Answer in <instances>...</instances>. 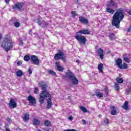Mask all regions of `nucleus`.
I'll use <instances>...</instances> for the list:
<instances>
[{
  "label": "nucleus",
  "instance_id": "b1692460",
  "mask_svg": "<svg viewBox=\"0 0 131 131\" xmlns=\"http://www.w3.org/2000/svg\"><path fill=\"white\" fill-rule=\"evenodd\" d=\"M108 37L110 38L111 40H113V39H115V35L112 33H110L108 35Z\"/></svg>",
  "mask_w": 131,
  "mask_h": 131
},
{
  "label": "nucleus",
  "instance_id": "f8f14e48",
  "mask_svg": "<svg viewBox=\"0 0 131 131\" xmlns=\"http://www.w3.org/2000/svg\"><path fill=\"white\" fill-rule=\"evenodd\" d=\"M78 33H80V34H88V35L91 34L90 31H89V30L88 29L81 30L77 33V34H78Z\"/></svg>",
  "mask_w": 131,
  "mask_h": 131
},
{
  "label": "nucleus",
  "instance_id": "f3484780",
  "mask_svg": "<svg viewBox=\"0 0 131 131\" xmlns=\"http://www.w3.org/2000/svg\"><path fill=\"white\" fill-rule=\"evenodd\" d=\"M47 108H48V109H50V108H51L52 106H53V103H52V98L47 99Z\"/></svg>",
  "mask_w": 131,
  "mask_h": 131
},
{
  "label": "nucleus",
  "instance_id": "5701e85b",
  "mask_svg": "<svg viewBox=\"0 0 131 131\" xmlns=\"http://www.w3.org/2000/svg\"><path fill=\"white\" fill-rule=\"evenodd\" d=\"M41 25H43V28H47V27L49 25V23L42 20L41 21Z\"/></svg>",
  "mask_w": 131,
  "mask_h": 131
},
{
  "label": "nucleus",
  "instance_id": "bb28decb",
  "mask_svg": "<svg viewBox=\"0 0 131 131\" xmlns=\"http://www.w3.org/2000/svg\"><path fill=\"white\" fill-rule=\"evenodd\" d=\"M95 96H96V97H98V98H103V94L100 92H96Z\"/></svg>",
  "mask_w": 131,
  "mask_h": 131
},
{
  "label": "nucleus",
  "instance_id": "5fc2aeb1",
  "mask_svg": "<svg viewBox=\"0 0 131 131\" xmlns=\"http://www.w3.org/2000/svg\"><path fill=\"white\" fill-rule=\"evenodd\" d=\"M75 3H76V4H77L78 3V0H75Z\"/></svg>",
  "mask_w": 131,
  "mask_h": 131
},
{
  "label": "nucleus",
  "instance_id": "0eeeda50",
  "mask_svg": "<svg viewBox=\"0 0 131 131\" xmlns=\"http://www.w3.org/2000/svg\"><path fill=\"white\" fill-rule=\"evenodd\" d=\"M31 61L32 62V64H34V65L39 64V59H38V57L36 55L31 56Z\"/></svg>",
  "mask_w": 131,
  "mask_h": 131
},
{
  "label": "nucleus",
  "instance_id": "2f4dec72",
  "mask_svg": "<svg viewBox=\"0 0 131 131\" xmlns=\"http://www.w3.org/2000/svg\"><path fill=\"white\" fill-rule=\"evenodd\" d=\"M44 124L46 126H50V125H51V122L48 120H46L44 122Z\"/></svg>",
  "mask_w": 131,
  "mask_h": 131
},
{
  "label": "nucleus",
  "instance_id": "4c0bfd02",
  "mask_svg": "<svg viewBox=\"0 0 131 131\" xmlns=\"http://www.w3.org/2000/svg\"><path fill=\"white\" fill-rule=\"evenodd\" d=\"M104 122L105 124H109V120L108 119H105Z\"/></svg>",
  "mask_w": 131,
  "mask_h": 131
},
{
  "label": "nucleus",
  "instance_id": "e433bc0d",
  "mask_svg": "<svg viewBox=\"0 0 131 131\" xmlns=\"http://www.w3.org/2000/svg\"><path fill=\"white\" fill-rule=\"evenodd\" d=\"M124 60L125 61V62H127V63H129V62L131 61L130 59L127 57H124Z\"/></svg>",
  "mask_w": 131,
  "mask_h": 131
},
{
  "label": "nucleus",
  "instance_id": "6e6552de",
  "mask_svg": "<svg viewBox=\"0 0 131 131\" xmlns=\"http://www.w3.org/2000/svg\"><path fill=\"white\" fill-rule=\"evenodd\" d=\"M28 100L29 102V104L31 106H34L36 104V101L35 100V98L32 97V96L30 95L28 97Z\"/></svg>",
  "mask_w": 131,
  "mask_h": 131
},
{
  "label": "nucleus",
  "instance_id": "412c9836",
  "mask_svg": "<svg viewBox=\"0 0 131 131\" xmlns=\"http://www.w3.org/2000/svg\"><path fill=\"white\" fill-rule=\"evenodd\" d=\"M98 69L101 73H103V63H100L98 64Z\"/></svg>",
  "mask_w": 131,
  "mask_h": 131
},
{
  "label": "nucleus",
  "instance_id": "ea45409f",
  "mask_svg": "<svg viewBox=\"0 0 131 131\" xmlns=\"http://www.w3.org/2000/svg\"><path fill=\"white\" fill-rule=\"evenodd\" d=\"M35 94H37V92H38V89H37V87H35V90H34Z\"/></svg>",
  "mask_w": 131,
  "mask_h": 131
},
{
  "label": "nucleus",
  "instance_id": "6e6d98bb",
  "mask_svg": "<svg viewBox=\"0 0 131 131\" xmlns=\"http://www.w3.org/2000/svg\"><path fill=\"white\" fill-rule=\"evenodd\" d=\"M68 99L69 100H71V99L70 96H69V97H68Z\"/></svg>",
  "mask_w": 131,
  "mask_h": 131
},
{
  "label": "nucleus",
  "instance_id": "bf43d9fd",
  "mask_svg": "<svg viewBox=\"0 0 131 131\" xmlns=\"http://www.w3.org/2000/svg\"><path fill=\"white\" fill-rule=\"evenodd\" d=\"M111 53V51H107V54H110Z\"/></svg>",
  "mask_w": 131,
  "mask_h": 131
},
{
  "label": "nucleus",
  "instance_id": "79ce46f5",
  "mask_svg": "<svg viewBox=\"0 0 131 131\" xmlns=\"http://www.w3.org/2000/svg\"><path fill=\"white\" fill-rule=\"evenodd\" d=\"M63 131H77L74 129H65Z\"/></svg>",
  "mask_w": 131,
  "mask_h": 131
},
{
  "label": "nucleus",
  "instance_id": "09e8293b",
  "mask_svg": "<svg viewBox=\"0 0 131 131\" xmlns=\"http://www.w3.org/2000/svg\"><path fill=\"white\" fill-rule=\"evenodd\" d=\"M5 3H6V4H9V3H10V0H5Z\"/></svg>",
  "mask_w": 131,
  "mask_h": 131
},
{
  "label": "nucleus",
  "instance_id": "f257e3e1",
  "mask_svg": "<svg viewBox=\"0 0 131 131\" xmlns=\"http://www.w3.org/2000/svg\"><path fill=\"white\" fill-rule=\"evenodd\" d=\"M40 86H41L42 91L39 95V102L40 104H43L45 99L46 100H49L52 99V96L50 93L47 92V88H48V84H46L44 82L41 81L39 83Z\"/></svg>",
  "mask_w": 131,
  "mask_h": 131
},
{
  "label": "nucleus",
  "instance_id": "2eb2a0df",
  "mask_svg": "<svg viewBox=\"0 0 131 131\" xmlns=\"http://www.w3.org/2000/svg\"><path fill=\"white\" fill-rule=\"evenodd\" d=\"M111 114H112V115H116V114H117V112L118 113V112H117V110H116V108H115V106H113L111 107Z\"/></svg>",
  "mask_w": 131,
  "mask_h": 131
},
{
  "label": "nucleus",
  "instance_id": "c03bdc74",
  "mask_svg": "<svg viewBox=\"0 0 131 131\" xmlns=\"http://www.w3.org/2000/svg\"><path fill=\"white\" fill-rule=\"evenodd\" d=\"M82 124H86V121L84 120H82Z\"/></svg>",
  "mask_w": 131,
  "mask_h": 131
},
{
  "label": "nucleus",
  "instance_id": "e2e57ef3",
  "mask_svg": "<svg viewBox=\"0 0 131 131\" xmlns=\"http://www.w3.org/2000/svg\"><path fill=\"white\" fill-rule=\"evenodd\" d=\"M1 89H0V94H1Z\"/></svg>",
  "mask_w": 131,
  "mask_h": 131
},
{
  "label": "nucleus",
  "instance_id": "aec40b11",
  "mask_svg": "<svg viewBox=\"0 0 131 131\" xmlns=\"http://www.w3.org/2000/svg\"><path fill=\"white\" fill-rule=\"evenodd\" d=\"M33 123L34 125H39V124H40V122L38 119L35 118L33 120Z\"/></svg>",
  "mask_w": 131,
  "mask_h": 131
},
{
  "label": "nucleus",
  "instance_id": "7c9ffc66",
  "mask_svg": "<svg viewBox=\"0 0 131 131\" xmlns=\"http://www.w3.org/2000/svg\"><path fill=\"white\" fill-rule=\"evenodd\" d=\"M35 22L37 23V24L39 25V26H41V21L40 22V19H39V18L36 19L35 20Z\"/></svg>",
  "mask_w": 131,
  "mask_h": 131
},
{
  "label": "nucleus",
  "instance_id": "13d9d810",
  "mask_svg": "<svg viewBox=\"0 0 131 131\" xmlns=\"http://www.w3.org/2000/svg\"><path fill=\"white\" fill-rule=\"evenodd\" d=\"M45 131H50V129H45Z\"/></svg>",
  "mask_w": 131,
  "mask_h": 131
},
{
  "label": "nucleus",
  "instance_id": "a19ab883",
  "mask_svg": "<svg viewBox=\"0 0 131 131\" xmlns=\"http://www.w3.org/2000/svg\"><path fill=\"white\" fill-rule=\"evenodd\" d=\"M17 64L18 65V66H21V65H22V61H18L17 63Z\"/></svg>",
  "mask_w": 131,
  "mask_h": 131
},
{
  "label": "nucleus",
  "instance_id": "1a4fd4ad",
  "mask_svg": "<svg viewBox=\"0 0 131 131\" xmlns=\"http://www.w3.org/2000/svg\"><path fill=\"white\" fill-rule=\"evenodd\" d=\"M23 3H16L14 4V6H12L13 9H15L16 10H21L22 7H23Z\"/></svg>",
  "mask_w": 131,
  "mask_h": 131
},
{
  "label": "nucleus",
  "instance_id": "a878e982",
  "mask_svg": "<svg viewBox=\"0 0 131 131\" xmlns=\"http://www.w3.org/2000/svg\"><path fill=\"white\" fill-rule=\"evenodd\" d=\"M23 118L25 121H27V120L29 119V115L28 114H25L24 117H23Z\"/></svg>",
  "mask_w": 131,
  "mask_h": 131
},
{
  "label": "nucleus",
  "instance_id": "7ed1b4c3",
  "mask_svg": "<svg viewBox=\"0 0 131 131\" xmlns=\"http://www.w3.org/2000/svg\"><path fill=\"white\" fill-rule=\"evenodd\" d=\"M13 41L9 38H4L1 44L2 48L5 49L6 52H9L13 47Z\"/></svg>",
  "mask_w": 131,
  "mask_h": 131
},
{
  "label": "nucleus",
  "instance_id": "680f3d73",
  "mask_svg": "<svg viewBox=\"0 0 131 131\" xmlns=\"http://www.w3.org/2000/svg\"><path fill=\"white\" fill-rule=\"evenodd\" d=\"M105 93L107 94V93H108V91L107 90H106Z\"/></svg>",
  "mask_w": 131,
  "mask_h": 131
},
{
  "label": "nucleus",
  "instance_id": "de8ad7c7",
  "mask_svg": "<svg viewBox=\"0 0 131 131\" xmlns=\"http://www.w3.org/2000/svg\"><path fill=\"white\" fill-rule=\"evenodd\" d=\"M68 119L69 120H73V117H69Z\"/></svg>",
  "mask_w": 131,
  "mask_h": 131
},
{
  "label": "nucleus",
  "instance_id": "4be33fe9",
  "mask_svg": "<svg viewBox=\"0 0 131 131\" xmlns=\"http://www.w3.org/2000/svg\"><path fill=\"white\" fill-rule=\"evenodd\" d=\"M106 11L108 13H110L111 14H114V12H115V11H114V10L110 8V7H107L106 8Z\"/></svg>",
  "mask_w": 131,
  "mask_h": 131
},
{
  "label": "nucleus",
  "instance_id": "c9c22d12",
  "mask_svg": "<svg viewBox=\"0 0 131 131\" xmlns=\"http://www.w3.org/2000/svg\"><path fill=\"white\" fill-rule=\"evenodd\" d=\"M14 26H15V27H19V26H20V23L18 21H16L14 23Z\"/></svg>",
  "mask_w": 131,
  "mask_h": 131
},
{
  "label": "nucleus",
  "instance_id": "473e14b6",
  "mask_svg": "<svg viewBox=\"0 0 131 131\" xmlns=\"http://www.w3.org/2000/svg\"><path fill=\"white\" fill-rule=\"evenodd\" d=\"M115 89H116V91H119V89H120V87L119 86L118 83H115Z\"/></svg>",
  "mask_w": 131,
  "mask_h": 131
},
{
  "label": "nucleus",
  "instance_id": "6ab92c4d",
  "mask_svg": "<svg viewBox=\"0 0 131 131\" xmlns=\"http://www.w3.org/2000/svg\"><path fill=\"white\" fill-rule=\"evenodd\" d=\"M122 108L124 109V110H128V109H129L128 107V102H125L124 105L122 106Z\"/></svg>",
  "mask_w": 131,
  "mask_h": 131
},
{
  "label": "nucleus",
  "instance_id": "37998d69",
  "mask_svg": "<svg viewBox=\"0 0 131 131\" xmlns=\"http://www.w3.org/2000/svg\"><path fill=\"white\" fill-rule=\"evenodd\" d=\"M28 73H29V74H32V71L31 70V69H28Z\"/></svg>",
  "mask_w": 131,
  "mask_h": 131
},
{
  "label": "nucleus",
  "instance_id": "9b49d317",
  "mask_svg": "<svg viewBox=\"0 0 131 131\" xmlns=\"http://www.w3.org/2000/svg\"><path fill=\"white\" fill-rule=\"evenodd\" d=\"M118 4L117 3H115V2L113 1V0H110L108 1L107 6V7H117Z\"/></svg>",
  "mask_w": 131,
  "mask_h": 131
},
{
  "label": "nucleus",
  "instance_id": "f704fd0d",
  "mask_svg": "<svg viewBox=\"0 0 131 131\" xmlns=\"http://www.w3.org/2000/svg\"><path fill=\"white\" fill-rule=\"evenodd\" d=\"M48 72L50 74H51L52 75H56V72H55L53 70H49Z\"/></svg>",
  "mask_w": 131,
  "mask_h": 131
},
{
  "label": "nucleus",
  "instance_id": "4468645a",
  "mask_svg": "<svg viewBox=\"0 0 131 131\" xmlns=\"http://www.w3.org/2000/svg\"><path fill=\"white\" fill-rule=\"evenodd\" d=\"M56 65V68L58 71L62 72L64 70V67L60 64L59 62H57L55 63Z\"/></svg>",
  "mask_w": 131,
  "mask_h": 131
},
{
  "label": "nucleus",
  "instance_id": "864d4df0",
  "mask_svg": "<svg viewBox=\"0 0 131 131\" xmlns=\"http://www.w3.org/2000/svg\"><path fill=\"white\" fill-rule=\"evenodd\" d=\"M129 93H130V90L127 91V95H128V94H129Z\"/></svg>",
  "mask_w": 131,
  "mask_h": 131
},
{
  "label": "nucleus",
  "instance_id": "72a5a7b5",
  "mask_svg": "<svg viewBox=\"0 0 131 131\" xmlns=\"http://www.w3.org/2000/svg\"><path fill=\"white\" fill-rule=\"evenodd\" d=\"M80 109L82 110L84 113L88 112V110H86V108H85V107L83 106H80Z\"/></svg>",
  "mask_w": 131,
  "mask_h": 131
},
{
  "label": "nucleus",
  "instance_id": "a18cd8bd",
  "mask_svg": "<svg viewBox=\"0 0 131 131\" xmlns=\"http://www.w3.org/2000/svg\"><path fill=\"white\" fill-rule=\"evenodd\" d=\"M130 30H131V26H129V28L127 29V31L128 32H130Z\"/></svg>",
  "mask_w": 131,
  "mask_h": 131
},
{
  "label": "nucleus",
  "instance_id": "9d476101",
  "mask_svg": "<svg viewBox=\"0 0 131 131\" xmlns=\"http://www.w3.org/2000/svg\"><path fill=\"white\" fill-rule=\"evenodd\" d=\"M9 105V108H16L17 107V103L15 102L14 99H11Z\"/></svg>",
  "mask_w": 131,
  "mask_h": 131
},
{
  "label": "nucleus",
  "instance_id": "f03ea898",
  "mask_svg": "<svg viewBox=\"0 0 131 131\" xmlns=\"http://www.w3.org/2000/svg\"><path fill=\"white\" fill-rule=\"evenodd\" d=\"M124 18V12L121 9H119L113 16L112 25L116 28H119L120 21Z\"/></svg>",
  "mask_w": 131,
  "mask_h": 131
},
{
  "label": "nucleus",
  "instance_id": "3c124183",
  "mask_svg": "<svg viewBox=\"0 0 131 131\" xmlns=\"http://www.w3.org/2000/svg\"><path fill=\"white\" fill-rule=\"evenodd\" d=\"M128 14H129V15H131V10H130L128 12Z\"/></svg>",
  "mask_w": 131,
  "mask_h": 131
},
{
  "label": "nucleus",
  "instance_id": "39448f33",
  "mask_svg": "<svg viewBox=\"0 0 131 131\" xmlns=\"http://www.w3.org/2000/svg\"><path fill=\"white\" fill-rule=\"evenodd\" d=\"M54 59L56 60H60V59H61L63 62H66V56H65V54L60 51L58 53L55 54Z\"/></svg>",
  "mask_w": 131,
  "mask_h": 131
},
{
  "label": "nucleus",
  "instance_id": "c756f323",
  "mask_svg": "<svg viewBox=\"0 0 131 131\" xmlns=\"http://www.w3.org/2000/svg\"><path fill=\"white\" fill-rule=\"evenodd\" d=\"M116 81L118 83H122L123 82V80H122V79L120 78V77H117L116 78Z\"/></svg>",
  "mask_w": 131,
  "mask_h": 131
},
{
  "label": "nucleus",
  "instance_id": "58836bf2",
  "mask_svg": "<svg viewBox=\"0 0 131 131\" xmlns=\"http://www.w3.org/2000/svg\"><path fill=\"white\" fill-rule=\"evenodd\" d=\"M77 14H76V12L75 11H74L72 12V17H75Z\"/></svg>",
  "mask_w": 131,
  "mask_h": 131
},
{
  "label": "nucleus",
  "instance_id": "603ef678",
  "mask_svg": "<svg viewBox=\"0 0 131 131\" xmlns=\"http://www.w3.org/2000/svg\"><path fill=\"white\" fill-rule=\"evenodd\" d=\"M3 38V35H2V34H0V39H2Z\"/></svg>",
  "mask_w": 131,
  "mask_h": 131
},
{
  "label": "nucleus",
  "instance_id": "393cba45",
  "mask_svg": "<svg viewBox=\"0 0 131 131\" xmlns=\"http://www.w3.org/2000/svg\"><path fill=\"white\" fill-rule=\"evenodd\" d=\"M16 75L18 77H20V76H22V75H23V72L21 70L17 71L16 72Z\"/></svg>",
  "mask_w": 131,
  "mask_h": 131
},
{
  "label": "nucleus",
  "instance_id": "a211bd4d",
  "mask_svg": "<svg viewBox=\"0 0 131 131\" xmlns=\"http://www.w3.org/2000/svg\"><path fill=\"white\" fill-rule=\"evenodd\" d=\"M79 21L81 23H84V24H88V19L83 17L80 16L79 17Z\"/></svg>",
  "mask_w": 131,
  "mask_h": 131
},
{
  "label": "nucleus",
  "instance_id": "423d86ee",
  "mask_svg": "<svg viewBox=\"0 0 131 131\" xmlns=\"http://www.w3.org/2000/svg\"><path fill=\"white\" fill-rule=\"evenodd\" d=\"M75 38L79 41V42H81L82 45H85L86 43V38L84 36H82L81 35H76L75 36Z\"/></svg>",
  "mask_w": 131,
  "mask_h": 131
},
{
  "label": "nucleus",
  "instance_id": "cd10ccee",
  "mask_svg": "<svg viewBox=\"0 0 131 131\" xmlns=\"http://www.w3.org/2000/svg\"><path fill=\"white\" fill-rule=\"evenodd\" d=\"M120 69H127V64L123 63L120 67Z\"/></svg>",
  "mask_w": 131,
  "mask_h": 131
},
{
  "label": "nucleus",
  "instance_id": "052dcab7",
  "mask_svg": "<svg viewBox=\"0 0 131 131\" xmlns=\"http://www.w3.org/2000/svg\"><path fill=\"white\" fill-rule=\"evenodd\" d=\"M99 117H102V115H99Z\"/></svg>",
  "mask_w": 131,
  "mask_h": 131
},
{
  "label": "nucleus",
  "instance_id": "c85d7f7f",
  "mask_svg": "<svg viewBox=\"0 0 131 131\" xmlns=\"http://www.w3.org/2000/svg\"><path fill=\"white\" fill-rule=\"evenodd\" d=\"M24 59L26 61L28 62L30 60H31V57L29 55H26L24 57Z\"/></svg>",
  "mask_w": 131,
  "mask_h": 131
},
{
  "label": "nucleus",
  "instance_id": "4d7b16f0",
  "mask_svg": "<svg viewBox=\"0 0 131 131\" xmlns=\"http://www.w3.org/2000/svg\"><path fill=\"white\" fill-rule=\"evenodd\" d=\"M76 62H77V63H80V61H79V60H76Z\"/></svg>",
  "mask_w": 131,
  "mask_h": 131
},
{
  "label": "nucleus",
  "instance_id": "8fccbe9b",
  "mask_svg": "<svg viewBox=\"0 0 131 131\" xmlns=\"http://www.w3.org/2000/svg\"><path fill=\"white\" fill-rule=\"evenodd\" d=\"M31 32H32V31L31 30H30L29 31V34H32L31 33Z\"/></svg>",
  "mask_w": 131,
  "mask_h": 131
},
{
  "label": "nucleus",
  "instance_id": "49530a36",
  "mask_svg": "<svg viewBox=\"0 0 131 131\" xmlns=\"http://www.w3.org/2000/svg\"><path fill=\"white\" fill-rule=\"evenodd\" d=\"M19 45L20 46H23V42L21 40L19 41Z\"/></svg>",
  "mask_w": 131,
  "mask_h": 131
},
{
  "label": "nucleus",
  "instance_id": "20e7f679",
  "mask_svg": "<svg viewBox=\"0 0 131 131\" xmlns=\"http://www.w3.org/2000/svg\"><path fill=\"white\" fill-rule=\"evenodd\" d=\"M67 76L72 82H73V84H78V80L76 78L73 73L71 72L70 71H68L67 73H66Z\"/></svg>",
  "mask_w": 131,
  "mask_h": 131
},
{
  "label": "nucleus",
  "instance_id": "dca6fc26",
  "mask_svg": "<svg viewBox=\"0 0 131 131\" xmlns=\"http://www.w3.org/2000/svg\"><path fill=\"white\" fill-rule=\"evenodd\" d=\"M116 66H118V67H121V65H122V60L120 58H118L116 59Z\"/></svg>",
  "mask_w": 131,
  "mask_h": 131
},
{
  "label": "nucleus",
  "instance_id": "ddd939ff",
  "mask_svg": "<svg viewBox=\"0 0 131 131\" xmlns=\"http://www.w3.org/2000/svg\"><path fill=\"white\" fill-rule=\"evenodd\" d=\"M97 52L100 57V59L103 60V59H104V51H103V49L99 48Z\"/></svg>",
  "mask_w": 131,
  "mask_h": 131
}]
</instances>
